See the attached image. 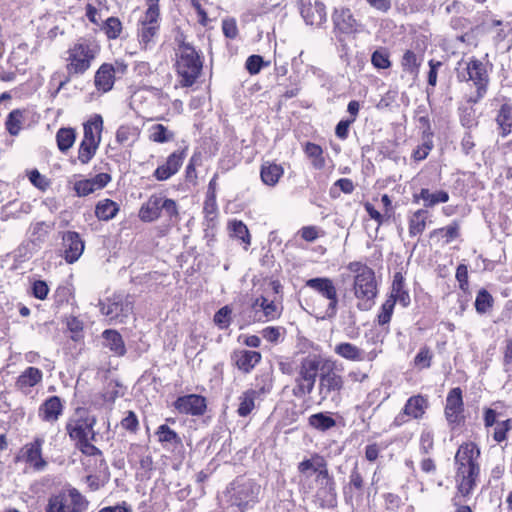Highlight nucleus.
<instances>
[{
  "mask_svg": "<svg viewBox=\"0 0 512 512\" xmlns=\"http://www.w3.org/2000/svg\"><path fill=\"white\" fill-rule=\"evenodd\" d=\"M479 456L480 450L472 442L463 443L455 455L457 488L464 497L470 495L476 486V479L480 472L477 462Z\"/></svg>",
  "mask_w": 512,
  "mask_h": 512,
  "instance_id": "1",
  "label": "nucleus"
},
{
  "mask_svg": "<svg viewBox=\"0 0 512 512\" xmlns=\"http://www.w3.org/2000/svg\"><path fill=\"white\" fill-rule=\"evenodd\" d=\"M347 269L354 276V295L359 310L368 311L375 303L377 283L374 271L362 262H350Z\"/></svg>",
  "mask_w": 512,
  "mask_h": 512,
  "instance_id": "2",
  "label": "nucleus"
},
{
  "mask_svg": "<svg viewBox=\"0 0 512 512\" xmlns=\"http://www.w3.org/2000/svg\"><path fill=\"white\" fill-rule=\"evenodd\" d=\"M100 51L99 46L90 40L81 39L67 51L66 70L71 75L85 73Z\"/></svg>",
  "mask_w": 512,
  "mask_h": 512,
  "instance_id": "3",
  "label": "nucleus"
},
{
  "mask_svg": "<svg viewBox=\"0 0 512 512\" xmlns=\"http://www.w3.org/2000/svg\"><path fill=\"white\" fill-rule=\"evenodd\" d=\"M176 69L181 76V85L189 87L194 84L202 69V62L193 47L183 44L177 53Z\"/></svg>",
  "mask_w": 512,
  "mask_h": 512,
  "instance_id": "4",
  "label": "nucleus"
},
{
  "mask_svg": "<svg viewBox=\"0 0 512 512\" xmlns=\"http://www.w3.org/2000/svg\"><path fill=\"white\" fill-rule=\"evenodd\" d=\"M162 213L170 219L177 217V204L162 194H153L142 204L138 216L143 222H153L159 219Z\"/></svg>",
  "mask_w": 512,
  "mask_h": 512,
  "instance_id": "5",
  "label": "nucleus"
},
{
  "mask_svg": "<svg viewBox=\"0 0 512 512\" xmlns=\"http://www.w3.org/2000/svg\"><path fill=\"white\" fill-rule=\"evenodd\" d=\"M320 365L321 357L318 355H308L301 360L296 378L297 385L293 389L296 397H303L312 392Z\"/></svg>",
  "mask_w": 512,
  "mask_h": 512,
  "instance_id": "6",
  "label": "nucleus"
},
{
  "mask_svg": "<svg viewBox=\"0 0 512 512\" xmlns=\"http://www.w3.org/2000/svg\"><path fill=\"white\" fill-rule=\"evenodd\" d=\"M457 78L460 81H472L477 88L478 97L486 93L489 76L485 64L475 58L460 62L457 68Z\"/></svg>",
  "mask_w": 512,
  "mask_h": 512,
  "instance_id": "7",
  "label": "nucleus"
},
{
  "mask_svg": "<svg viewBox=\"0 0 512 512\" xmlns=\"http://www.w3.org/2000/svg\"><path fill=\"white\" fill-rule=\"evenodd\" d=\"M95 424L96 419L94 416H90L84 411H78L68 420L66 430L70 438L79 444L81 442L94 440Z\"/></svg>",
  "mask_w": 512,
  "mask_h": 512,
  "instance_id": "8",
  "label": "nucleus"
},
{
  "mask_svg": "<svg viewBox=\"0 0 512 512\" xmlns=\"http://www.w3.org/2000/svg\"><path fill=\"white\" fill-rule=\"evenodd\" d=\"M309 488L303 483H299L300 490L306 495H313L321 502L331 501L335 497V483L333 478L329 475L328 470H322L309 477Z\"/></svg>",
  "mask_w": 512,
  "mask_h": 512,
  "instance_id": "9",
  "label": "nucleus"
},
{
  "mask_svg": "<svg viewBox=\"0 0 512 512\" xmlns=\"http://www.w3.org/2000/svg\"><path fill=\"white\" fill-rule=\"evenodd\" d=\"M261 487L251 480L237 481L232 484L231 504L241 511L252 507L258 500Z\"/></svg>",
  "mask_w": 512,
  "mask_h": 512,
  "instance_id": "10",
  "label": "nucleus"
},
{
  "mask_svg": "<svg viewBox=\"0 0 512 512\" xmlns=\"http://www.w3.org/2000/svg\"><path fill=\"white\" fill-rule=\"evenodd\" d=\"M85 506V500L81 493L75 489H69L67 493H59L49 498L46 512H80Z\"/></svg>",
  "mask_w": 512,
  "mask_h": 512,
  "instance_id": "11",
  "label": "nucleus"
},
{
  "mask_svg": "<svg viewBox=\"0 0 512 512\" xmlns=\"http://www.w3.org/2000/svg\"><path fill=\"white\" fill-rule=\"evenodd\" d=\"M100 306L102 314L115 323H124L133 312L132 301L122 294H114L106 302L100 303Z\"/></svg>",
  "mask_w": 512,
  "mask_h": 512,
  "instance_id": "12",
  "label": "nucleus"
},
{
  "mask_svg": "<svg viewBox=\"0 0 512 512\" xmlns=\"http://www.w3.org/2000/svg\"><path fill=\"white\" fill-rule=\"evenodd\" d=\"M305 285L328 300L324 317L333 318L338 306V294L334 282L327 277H317L308 279Z\"/></svg>",
  "mask_w": 512,
  "mask_h": 512,
  "instance_id": "13",
  "label": "nucleus"
},
{
  "mask_svg": "<svg viewBox=\"0 0 512 512\" xmlns=\"http://www.w3.org/2000/svg\"><path fill=\"white\" fill-rule=\"evenodd\" d=\"M160 27V12L153 9H146L138 23V38L140 44L147 48L154 43Z\"/></svg>",
  "mask_w": 512,
  "mask_h": 512,
  "instance_id": "14",
  "label": "nucleus"
},
{
  "mask_svg": "<svg viewBox=\"0 0 512 512\" xmlns=\"http://www.w3.org/2000/svg\"><path fill=\"white\" fill-rule=\"evenodd\" d=\"M343 387L344 380L341 375L334 371L322 373L318 384V392L321 401L330 400L332 402H338Z\"/></svg>",
  "mask_w": 512,
  "mask_h": 512,
  "instance_id": "15",
  "label": "nucleus"
},
{
  "mask_svg": "<svg viewBox=\"0 0 512 512\" xmlns=\"http://www.w3.org/2000/svg\"><path fill=\"white\" fill-rule=\"evenodd\" d=\"M334 31L337 34L352 35L360 33L363 25L355 18L350 8L337 7L332 13Z\"/></svg>",
  "mask_w": 512,
  "mask_h": 512,
  "instance_id": "16",
  "label": "nucleus"
},
{
  "mask_svg": "<svg viewBox=\"0 0 512 512\" xmlns=\"http://www.w3.org/2000/svg\"><path fill=\"white\" fill-rule=\"evenodd\" d=\"M428 400L422 395L411 396L405 403L402 411L395 417L394 425L401 426L409 419L423 418L428 409Z\"/></svg>",
  "mask_w": 512,
  "mask_h": 512,
  "instance_id": "17",
  "label": "nucleus"
},
{
  "mask_svg": "<svg viewBox=\"0 0 512 512\" xmlns=\"http://www.w3.org/2000/svg\"><path fill=\"white\" fill-rule=\"evenodd\" d=\"M282 307L264 296L257 297L251 304V318L256 322H268L281 315Z\"/></svg>",
  "mask_w": 512,
  "mask_h": 512,
  "instance_id": "18",
  "label": "nucleus"
},
{
  "mask_svg": "<svg viewBox=\"0 0 512 512\" xmlns=\"http://www.w3.org/2000/svg\"><path fill=\"white\" fill-rule=\"evenodd\" d=\"M334 353L343 359L353 362L373 361L381 353L376 348L365 352L360 347L350 342H340L334 346Z\"/></svg>",
  "mask_w": 512,
  "mask_h": 512,
  "instance_id": "19",
  "label": "nucleus"
},
{
  "mask_svg": "<svg viewBox=\"0 0 512 512\" xmlns=\"http://www.w3.org/2000/svg\"><path fill=\"white\" fill-rule=\"evenodd\" d=\"M297 469L299 472V483H303L308 488L311 482L309 477L322 472V470H328L325 459L316 453L310 458L301 461Z\"/></svg>",
  "mask_w": 512,
  "mask_h": 512,
  "instance_id": "20",
  "label": "nucleus"
},
{
  "mask_svg": "<svg viewBox=\"0 0 512 512\" xmlns=\"http://www.w3.org/2000/svg\"><path fill=\"white\" fill-rule=\"evenodd\" d=\"M64 402L58 396H50L38 408V417L48 424H55L62 416Z\"/></svg>",
  "mask_w": 512,
  "mask_h": 512,
  "instance_id": "21",
  "label": "nucleus"
},
{
  "mask_svg": "<svg viewBox=\"0 0 512 512\" xmlns=\"http://www.w3.org/2000/svg\"><path fill=\"white\" fill-rule=\"evenodd\" d=\"M464 412L462 391L456 387L450 390L446 398L445 417L449 424H458Z\"/></svg>",
  "mask_w": 512,
  "mask_h": 512,
  "instance_id": "22",
  "label": "nucleus"
},
{
  "mask_svg": "<svg viewBox=\"0 0 512 512\" xmlns=\"http://www.w3.org/2000/svg\"><path fill=\"white\" fill-rule=\"evenodd\" d=\"M174 407L179 413L202 415L206 410V400L202 396L189 394L177 398Z\"/></svg>",
  "mask_w": 512,
  "mask_h": 512,
  "instance_id": "23",
  "label": "nucleus"
},
{
  "mask_svg": "<svg viewBox=\"0 0 512 512\" xmlns=\"http://www.w3.org/2000/svg\"><path fill=\"white\" fill-rule=\"evenodd\" d=\"M43 437H36L31 443L25 445L23 457L26 463L37 471H43L47 466V461L42 456Z\"/></svg>",
  "mask_w": 512,
  "mask_h": 512,
  "instance_id": "24",
  "label": "nucleus"
},
{
  "mask_svg": "<svg viewBox=\"0 0 512 512\" xmlns=\"http://www.w3.org/2000/svg\"><path fill=\"white\" fill-rule=\"evenodd\" d=\"M110 181L111 176L109 174L99 173L93 178L76 181L74 190L77 196L84 197L104 188Z\"/></svg>",
  "mask_w": 512,
  "mask_h": 512,
  "instance_id": "25",
  "label": "nucleus"
},
{
  "mask_svg": "<svg viewBox=\"0 0 512 512\" xmlns=\"http://www.w3.org/2000/svg\"><path fill=\"white\" fill-rule=\"evenodd\" d=\"M185 158L184 151H175L170 154L163 165H160L154 172V177L159 181L169 179L176 174L183 164Z\"/></svg>",
  "mask_w": 512,
  "mask_h": 512,
  "instance_id": "26",
  "label": "nucleus"
},
{
  "mask_svg": "<svg viewBox=\"0 0 512 512\" xmlns=\"http://www.w3.org/2000/svg\"><path fill=\"white\" fill-rule=\"evenodd\" d=\"M64 256L68 263L77 261L84 251V242L77 232L69 231L63 236Z\"/></svg>",
  "mask_w": 512,
  "mask_h": 512,
  "instance_id": "27",
  "label": "nucleus"
},
{
  "mask_svg": "<svg viewBox=\"0 0 512 512\" xmlns=\"http://www.w3.org/2000/svg\"><path fill=\"white\" fill-rule=\"evenodd\" d=\"M301 15L308 25L320 26L326 21V7L321 2L304 5L301 8Z\"/></svg>",
  "mask_w": 512,
  "mask_h": 512,
  "instance_id": "28",
  "label": "nucleus"
},
{
  "mask_svg": "<svg viewBox=\"0 0 512 512\" xmlns=\"http://www.w3.org/2000/svg\"><path fill=\"white\" fill-rule=\"evenodd\" d=\"M115 82L113 65L109 63L102 64L94 76V84L98 91L103 93L110 91Z\"/></svg>",
  "mask_w": 512,
  "mask_h": 512,
  "instance_id": "29",
  "label": "nucleus"
},
{
  "mask_svg": "<svg viewBox=\"0 0 512 512\" xmlns=\"http://www.w3.org/2000/svg\"><path fill=\"white\" fill-rule=\"evenodd\" d=\"M449 194L444 190L430 191L427 188H422L419 193L413 195V201L418 203L423 201L425 207H433L437 204L446 203L449 201Z\"/></svg>",
  "mask_w": 512,
  "mask_h": 512,
  "instance_id": "30",
  "label": "nucleus"
},
{
  "mask_svg": "<svg viewBox=\"0 0 512 512\" xmlns=\"http://www.w3.org/2000/svg\"><path fill=\"white\" fill-rule=\"evenodd\" d=\"M233 360L240 370L248 373L260 362L261 354L252 350H239L234 352Z\"/></svg>",
  "mask_w": 512,
  "mask_h": 512,
  "instance_id": "31",
  "label": "nucleus"
},
{
  "mask_svg": "<svg viewBox=\"0 0 512 512\" xmlns=\"http://www.w3.org/2000/svg\"><path fill=\"white\" fill-rule=\"evenodd\" d=\"M43 373L36 367L26 368L18 377L16 385L25 393L30 392V389L42 381Z\"/></svg>",
  "mask_w": 512,
  "mask_h": 512,
  "instance_id": "32",
  "label": "nucleus"
},
{
  "mask_svg": "<svg viewBox=\"0 0 512 512\" xmlns=\"http://www.w3.org/2000/svg\"><path fill=\"white\" fill-rule=\"evenodd\" d=\"M429 236L443 245L449 244L460 236V225L454 221L445 227L434 229Z\"/></svg>",
  "mask_w": 512,
  "mask_h": 512,
  "instance_id": "33",
  "label": "nucleus"
},
{
  "mask_svg": "<svg viewBox=\"0 0 512 512\" xmlns=\"http://www.w3.org/2000/svg\"><path fill=\"white\" fill-rule=\"evenodd\" d=\"M103 345L117 356H123L126 353L125 343L122 336L116 330L107 329L102 333Z\"/></svg>",
  "mask_w": 512,
  "mask_h": 512,
  "instance_id": "34",
  "label": "nucleus"
},
{
  "mask_svg": "<svg viewBox=\"0 0 512 512\" xmlns=\"http://www.w3.org/2000/svg\"><path fill=\"white\" fill-rule=\"evenodd\" d=\"M83 139L87 141H96L100 144L101 133L103 130V118L99 114L92 116L83 127Z\"/></svg>",
  "mask_w": 512,
  "mask_h": 512,
  "instance_id": "35",
  "label": "nucleus"
},
{
  "mask_svg": "<svg viewBox=\"0 0 512 512\" xmlns=\"http://www.w3.org/2000/svg\"><path fill=\"white\" fill-rule=\"evenodd\" d=\"M429 212L426 209H418L408 219L409 235L415 237L424 232L427 226Z\"/></svg>",
  "mask_w": 512,
  "mask_h": 512,
  "instance_id": "36",
  "label": "nucleus"
},
{
  "mask_svg": "<svg viewBox=\"0 0 512 512\" xmlns=\"http://www.w3.org/2000/svg\"><path fill=\"white\" fill-rule=\"evenodd\" d=\"M388 299L395 300V304L398 302L403 307H407L410 304V295L404 289V280L400 273L394 275L391 294Z\"/></svg>",
  "mask_w": 512,
  "mask_h": 512,
  "instance_id": "37",
  "label": "nucleus"
},
{
  "mask_svg": "<svg viewBox=\"0 0 512 512\" xmlns=\"http://www.w3.org/2000/svg\"><path fill=\"white\" fill-rule=\"evenodd\" d=\"M156 436L158 437V441L166 449L174 448L182 444L178 434L165 424L158 427Z\"/></svg>",
  "mask_w": 512,
  "mask_h": 512,
  "instance_id": "38",
  "label": "nucleus"
},
{
  "mask_svg": "<svg viewBox=\"0 0 512 512\" xmlns=\"http://www.w3.org/2000/svg\"><path fill=\"white\" fill-rule=\"evenodd\" d=\"M119 211V205L110 199L100 200L95 207V215L99 220L113 219Z\"/></svg>",
  "mask_w": 512,
  "mask_h": 512,
  "instance_id": "39",
  "label": "nucleus"
},
{
  "mask_svg": "<svg viewBox=\"0 0 512 512\" xmlns=\"http://www.w3.org/2000/svg\"><path fill=\"white\" fill-rule=\"evenodd\" d=\"M228 229L230 236L240 240L247 250L251 244V236L247 226L242 221L234 219L228 222Z\"/></svg>",
  "mask_w": 512,
  "mask_h": 512,
  "instance_id": "40",
  "label": "nucleus"
},
{
  "mask_svg": "<svg viewBox=\"0 0 512 512\" xmlns=\"http://www.w3.org/2000/svg\"><path fill=\"white\" fill-rule=\"evenodd\" d=\"M140 130L133 125H121L116 131V141L123 146L133 145L139 138Z\"/></svg>",
  "mask_w": 512,
  "mask_h": 512,
  "instance_id": "41",
  "label": "nucleus"
},
{
  "mask_svg": "<svg viewBox=\"0 0 512 512\" xmlns=\"http://www.w3.org/2000/svg\"><path fill=\"white\" fill-rule=\"evenodd\" d=\"M148 137L155 143H167L174 140L175 133L163 124H153L148 128Z\"/></svg>",
  "mask_w": 512,
  "mask_h": 512,
  "instance_id": "42",
  "label": "nucleus"
},
{
  "mask_svg": "<svg viewBox=\"0 0 512 512\" xmlns=\"http://www.w3.org/2000/svg\"><path fill=\"white\" fill-rule=\"evenodd\" d=\"M283 173L284 170L280 165L268 163L262 166L260 175L264 184L274 186L278 183Z\"/></svg>",
  "mask_w": 512,
  "mask_h": 512,
  "instance_id": "43",
  "label": "nucleus"
},
{
  "mask_svg": "<svg viewBox=\"0 0 512 512\" xmlns=\"http://www.w3.org/2000/svg\"><path fill=\"white\" fill-rule=\"evenodd\" d=\"M304 151L307 157L311 160L312 166L315 169L321 170L326 166V160L323 155V149L321 146L308 142L305 145Z\"/></svg>",
  "mask_w": 512,
  "mask_h": 512,
  "instance_id": "44",
  "label": "nucleus"
},
{
  "mask_svg": "<svg viewBox=\"0 0 512 512\" xmlns=\"http://www.w3.org/2000/svg\"><path fill=\"white\" fill-rule=\"evenodd\" d=\"M308 423L311 427L321 432H325L336 426L335 419L323 412L310 415Z\"/></svg>",
  "mask_w": 512,
  "mask_h": 512,
  "instance_id": "45",
  "label": "nucleus"
},
{
  "mask_svg": "<svg viewBox=\"0 0 512 512\" xmlns=\"http://www.w3.org/2000/svg\"><path fill=\"white\" fill-rule=\"evenodd\" d=\"M257 396V392L253 389H249L242 393L239 397V407L237 413L241 417L248 416L252 410L255 408V399Z\"/></svg>",
  "mask_w": 512,
  "mask_h": 512,
  "instance_id": "46",
  "label": "nucleus"
},
{
  "mask_svg": "<svg viewBox=\"0 0 512 512\" xmlns=\"http://www.w3.org/2000/svg\"><path fill=\"white\" fill-rule=\"evenodd\" d=\"M76 133L73 128H60L56 133V142L61 152L68 151L75 143Z\"/></svg>",
  "mask_w": 512,
  "mask_h": 512,
  "instance_id": "47",
  "label": "nucleus"
},
{
  "mask_svg": "<svg viewBox=\"0 0 512 512\" xmlns=\"http://www.w3.org/2000/svg\"><path fill=\"white\" fill-rule=\"evenodd\" d=\"M496 120L501 129V135L507 136L512 130V108L507 104L502 105Z\"/></svg>",
  "mask_w": 512,
  "mask_h": 512,
  "instance_id": "48",
  "label": "nucleus"
},
{
  "mask_svg": "<svg viewBox=\"0 0 512 512\" xmlns=\"http://www.w3.org/2000/svg\"><path fill=\"white\" fill-rule=\"evenodd\" d=\"M96 141H87L82 139L78 149V159L82 164H87L96 154L99 147Z\"/></svg>",
  "mask_w": 512,
  "mask_h": 512,
  "instance_id": "49",
  "label": "nucleus"
},
{
  "mask_svg": "<svg viewBox=\"0 0 512 512\" xmlns=\"http://www.w3.org/2000/svg\"><path fill=\"white\" fill-rule=\"evenodd\" d=\"M23 119L22 111L16 109L9 113L6 120V129L11 135H17L21 130V124Z\"/></svg>",
  "mask_w": 512,
  "mask_h": 512,
  "instance_id": "50",
  "label": "nucleus"
},
{
  "mask_svg": "<svg viewBox=\"0 0 512 512\" xmlns=\"http://www.w3.org/2000/svg\"><path fill=\"white\" fill-rule=\"evenodd\" d=\"M371 63L377 69H388L391 66L389 52L384 48L375 50L371 57Z\"/></svg>",
  "mask_w": 512,
  "mask_h": 512,
  "instance_id": "51",
  "label": "nucleus"
},
{
  "mask_svg": "<svg viewBox=\"0 0 512 512\" xmlns=\"http://www.w3.org/2000/svg\"><path fill=\"white\" fill-rule=\"evenodd\" d=\"M420 63L418 61V58L416 54L411 51L407 50L401 60V66L405 72H408L410 74H416L418 71Z\"/></svg>",
  "mask_w": 512,
  "mask_h": 512,
  "instance_id": "52",
  "label": "nucleus"
},
{
  "mask_svg": "<svg viewBox=\"0 0 512 512\" xmlns=\"http://www.w3.org/2000/svg\"><path fill=\"white\" fill-rule=\"evenodd\" d=\"M51 230V226L45 221L35 222L30 225L29 231L33 240L43 241Z\"/></svg>",
  "mask_w": 512,
  "mask_h": 512,
  "instance_id": "53",
  "label": "nucleus"
},
{
  "mask_svg": "<svg viewBox=\"0 0 512 512\" xmlns=\"http://www.w3.org/2000/svg\"><path fill=\"white\" fill-rule=\"evenodd\" d=\"M103 29L109 39H116L121 34L122 24L118 18L110 17L106 20Z\"/></svg>",
  "mask_w": 512,
  "mask_h": 512,
  "instance_id": "54",
  "label": "nucleus"
},
{
  "mask_svg": "<svg viewBox=\"0 0 512 512\" xmlns=\"http://www.w3.org/2000/svg\"><path fill=\"white\" fill-rule=\"evenodd\" d=\"M232 310L228 306L219 309L214 315V323L220 329H226L231 324Z\"/></svg>",
  "mask_w": 512,
  "mask_h": 512,
  "instance_id": "55",
  "label": "nucleus"
},
{
  "mask_svg": "<svg viewBox=\"0 0 512 512\" xmlns=\"http://www.w3.org/2000/svg\"><path fill=\"white\" fill-rule=\"evenodd\" d=\"M492 296L486 291L481 290L475 300V308L479 313H485L492 306Z\"/></svg>",
  "mask_w": 512,
  "mask_h": 512,
  "instance_id": "56",
  "label": "nucleus"
},
{
  "mask_svg": "<svg viewBox=\"0 0 512 512\" xmlns=\"http://www.w3.org/2000/svg\"><path fill=\"white\" fill-rule=\"evenodd\" d=\"M512 429V420L507 419L505 421L498 422L495 426L493 439L501 443L507 438V433Z\"/></svg>",
  "mask_w": 512,
  "mask_h": 512,
  "instance_id": "57",
  "label": "nucleus"
},
{
  "mask_svg": "<svg viewBox=\"0 0 512 512\" xmlns=\"http://www.w3.org/2000/svg\"><path fill=\"white\" fill-rule=\"evenodd\" d=\"M269 62H264L259 55H251L247 58L245 66L251 75L258 74L263 66H268Z\"/></svg>",
  "mask_w": 512,
  "mask_h": 512,
  "instance_id": "58",
  "label": "nucleus"
},
{
  "mask_svg": "<svg viewBox=\"0 0 512 512\" xmlns=\"http://www.w3.org/2000/svg\"><path fill=\"white\" fill-rule=\"evenodd\" d=\"M394 306H395V300H393V299H387L383 303V305L381 307V312L378 315V323L380 325H385L390 322L392 314H393Z\"/></svg>",
  "mask_w": 512,
  "mask_h": 512,
  "instance_id": "59",
  "label": "nucleus"
},
{
  "mask_svg": "<svg viewBox=\"0 0 512 512\" xmlns=\"http://www.w3.org/2000/svg\"><path fill=\"white\" fill-rule=\"evenodd\" d=\"M434 446V434L430 429H423L420 435V450L422 453H429Z\"/></svg>",
  "mask_w": 512,
  "mask_h": 512,
  "instance_id": "60",
  "label": "nucleus"
},
{
  "mask_svg": "<svg viewBox=\"0 0 512 512\" xmlns=\"http://www.w3.org/2000/svg\"><path fill=\"white\" fill-rule=\"evenodd\" d=\"M217 210L215 192L208 193L203 207L206 217L213 219L217 214Z\"/></svg>",
  "mask_w": 512,
  "mask_h": 512,
  "instance_id": "61",
  "label": "nucleus"
},
{
  "mask_svg": "<svg viewBox=\"0 0 512 512\" xmlns=\"http://www.w3.org/2000/svg\"><path fill=\"white\" fill-rule=\"evenodd\" d=\"M121 427L127 431L135 433L139 427V421L133 411H129L121 421Z\"/></svg>",
  "mask_w": 512,
  "mask_h": 512,
  "instance_id": "62",
  "label": "nucleus"
},
{
  "mask_svg": "<svg viewBox=\"0 0 512 512\" xmlns=\"http://www.w3.org/2000/svg\"><path fill=\"white\" fill-rule=\"evenodd\" d=\"M223 34L230 39H234L238 35V28L235 19L228 18L222 21Z\"/></svg>",
  "mask_w": 512,
  "mask_h": 512,
  "instance_id": "63",
  "label": "nucleus"
},
{
  "mask_svg": "<svg viewBox=\"0 0 512 512\" xmlns=\"http://www.w3.org/2000/svg\"><path fill=\"white\" fill-rule=\"evenodd\" d=\"M49 293V287L45 281L37 280L32 285V294L35 298L39 300H44L47 298Z\"/></svg>",
  "mask_w": 512,
  "mask_h": 512,
  "instance_id": "64",
  "label": "nucleus"
}]
</instances>
